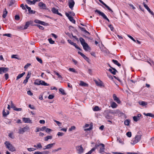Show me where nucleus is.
I'll use <instances>...</instances> for the list:
<instances>
[{"instance_id":"nucleus-1","label":"nucleus","mask_w":154,"mask_h":154,"mask_svg":"<svg viewBox=\"0 0 154 154\" xmlns=\"http://www.w3.org/2000/svg\"><path fill=\"white\" fill-rule=\"evenodd\" d=\"M79 40L83 49L85 51L91 50V48L89 46L88 44L85 42V40L82 38L80 37Z\"/></svg>"},{"instance_id":"nucleus-2","label":"nucleus","mask_w":154,"mask_h":154,"mask_svg":"<svg viewBox=\"0 0 154 154\" xmlns=\"http://www.w3.org/2000/svg\"><path fill=\"white\" fill-rule=\"evenodd\" d=\"M5 145L6 147L9 150L13 152L15 150V148L9 142L5 141Z\"/></svg>"},{"instance_id":"nucleus-3","label":"nucleus","mask_w":154,"mask_h":154,"mask_svg":"<svg viewBox=\"0 0 154 154\" xmlns=\"http://www.w3.org/2000/svg\"><path fill=\"white\" fill-rule=\"evenodd\" d=\"M141 136L142 135L139 134L137 135L132 140L133 143H131L133 145H134L139 142L141 139Z\"/></svg>"},{"instance_id":"nucleus-4","label":"nucleus","mask_w":154,"mask_h":154,"mask_svg":"<svg viewBox=\"0 0 154 154\" xmlns=\"http://www.w3.org/2000/svg\"><path fill=\"white\" fill-rule=\"evenodd\" d=\"M29 129V127L27 126H26L23 128H20L19 130V133L20 134H23L24 132Z\"/></svg>"},{"instance_id":"nucleus-5","label":"nucleus","mask_w":154,"mask_h":154,"mask_svg":"<svg viewBox=\"0 0 154 154\" xmlns=\"http://www.w3.org/2000/svg\"><path fill=\"white\" fill-rule=\"evenodd\" d=\"M76 149L78 151V153L79 154L82 153L84 152V150L82 145H81L80 146H77L76 147Z\"/></svg>"},{"instance_id":"nucleus-6","label":"nucleus","mask_w":154,"mask_h":154,"mask_svg":"<svg viewBox=\"0 0 154 154\" xmlns=\"http://www.w3.org/2000/svg\"><path fill=\"white\" fill-rule=\"evenodd\" d=\"M69 6V8L72 10L73 7L75 5V2L73 0H68Z\"/></svg>"},{"instance_id":"nucleus-7","label":"nucleus","mask_w":154,"mask_h":154,"mask_svg":"<svg viewBox=\"0 0 154 154\" xmlns=\"http://www.w3.org/2000/svg\"><path fill=\"white\" fill-rule=\"evenodd\" d=\"M8 68L2 67L0 68V74H2L3 73H6L8 71Z\"/></svg>"},{"instance_id":"nucleus-8","label":"nucleus","mask_w":154,"mask_h":154,"mask_svg":"<svg viewBox=\"0 0 154 154\" xmlns=\"http://www.w3.org/2000/svg\"><path fill=\"white\" fill-rule=\"evenodd\" d=\"M95 13L97 12L104 19H105V18L106 17V16L103 13L100 11L99 10H96L95 11Z\"/></svg>"},{"instance_id":"nucleus-9","label":"nucleus","mask_w":154,"mask_h":154,"mask_svg":"<svg viewBox=\"0 0 154 154\" xmlns=\"http://www.w3.org/2000/svg\"><path fill=\"white\" fill-rule=\"evenodd\" d=\"M23 121L25 123H29L32 124V122L29 118H23L22 119Z\"/></svg>"},{"instance_id":"nucleus-10","label":"nucleus","mask_w":154,"mask_h":154,"mask_svg":"<svg viewBox=\"0 0 154 154\" xmlns=\"http://www.w3.org/2000/svg\"><path fill=\"white\" fill-rule=\"evenodd\" d=\"M39 6L42 9H48L45 4L42 2H40L38 4Z\"/></svg>"},{"instance_id":"nucleus-11","label":"nucleus","mask_w":154,"mask_h":154,"mask_svg":"<svg viewBox=\"0 0 154 154\" xmlns=\"http://www.w3.org/2000/svg\"><path fill=\"white\" fill-rule=\"evenodd\" d=\"M55 144V143H52L49 144L47 145L46 146H45V148H43V149H49L52 148L54 145Z\"/></svg>"},{"instance_id":"nucleus-12","label":"nucleus","mask_w":154,"mask_h":154,"mask_svg":"<svg viewBox=\"0 0 154 154\" xmlns=\"http://www.w3.org/2000/svg\"><path fill=\"white\" fill-rule=\"evenodd\" d=\"M51 10L54 13L57 14L61 16H62V14L61 13L58 12V9L56 8H52Z\"/></svg>"},{"instance_id":"nucleus-13","label":"nucleus","mask_w":154,"mask_h":154,"mask_svg":"<svg viewBox=\"0 0 154 154\" xmlns=\"http://www.w3.org/2000/svg\"><path fill=\"white\" fill-rule=\"evenodd\" d=\"M143 4L145 8L147 9V10L149 11V12L153 16L154 15V14L153 12L151 11L148 6L146 5L144 2L143 3Z\"/></svg>"},{"instance_id":"nucleus-14","label":"nucleus","mask_w":154,"mask_h":154,"mask_svg":"<svg viewBox=\"0 0 154 154\" xmlns=\"http://www.w3.org/2000/svg\"><path fill=\"white\" fill-rule=\"evenodd\" d=\"M141 116L140 114H139L137 115V116H135L133 117L134 120L135 122H137L140 120V117Z\"/></svg>"},{"instance_id":"nucleus-15","label":"nucleus","mask_w":154,"mask_h":154,"mask_svg":"<svg viewBox=\"0 0 154 154\" xmlns=\"http://www.w3.org/2000/svg\"><path fill=\"white\" fill-rule=\"evenodd\" d=\"M100 146H101V147H100V152L102 153L104 152L105 146L102 143H100Z\"/></svg>"},{"instance_id":"nucleus-16","label":"nucleus","mask_w":154,"mask_h":154,"mask_svg":"<svg viewBox=\"0 0 154 154\" xmlns=\"http://www.w3.org/2000/svg\"><path fill=\"white\" fill-rule=\"evenodd\" d=\"M113 98L114 100L118 103H121V101L120 100L119 98L117 97L115 94H113Z\"/></svg>"},{"instance_id":"nucleus-17","label":"nucleus","mask_w":154,"mask_h":154,"mask_svg":"<svg viewBox=\"0 0 154 154\" xmlns=\"http://www.w3.org/2000/svg\"><path fill=\"white\" fill-rule=\"evenodd\" d=\"M109 71L112 74L114 75L116 74V72H117V70L114 68H112V69H109Z\"/></svg>"},{"instance_id":"nucleus-18","label":"nucleus","mask_w":154,"mask_h":154,"mask_svg":"<svg viewBox=\"0 0 154 154\" xmlns=\"http://www.w3.org/2000/svg\"><path fill=\"white\" fill-rule=\"evenodd\" d=\"M9 111L8 110H7L6 112H5L4 109L2 112L3 116L5 117L7 116L9 114Z\"/></svg>"},{"instance_id":"nucleus-19","label":"nucleus","mask_w":154,"mask_h":154,"mask_svg":"<svg viewBox=\"0 0 154 154\" xmlns=\"http://www.w3.org/2000/svg\"><path fill=\"white\" fill-rule=\"evenodd\" d=\"M8 14V11H7L6 8H5L3 11V14L2 17L4 18H5L7 16Z\"/></svg>"},{"instance_id":"nucleus-20","label":"nucleus","mask_w":154,"mask_h":154,"mask_svg":"<svg viewBox=\"0 0 154 154\" xmlns=\"http://www.w3.org/2000/svg\"><path fill=\"white\" fill-rule=\"evenodd\" d=\"M41 80H39V79H36L34 82V84L35 85H41Z\"/></svg>"},{"instance_id":"nucleus-21","label":"nucleus","mask_w":154,"mask_h":154,"mask_svg":"<svg viewBox=\"0 0 154 154\" xmlns=\"http://www.w3.org/2000/svg\"><path fill=\"white\" fill-rule=\"evenodd\" d=\"M79 85L82 86H88V84L82 81H81L79 84Z\"/></svg>"},{"instance_id":"nucleus-22","label":"nucleus","mask_w":154,"mask_h":154,"mask_svg":"<svg viewBox=\"0 0 154 154\" xmlns=\"http://www.w3.org/2000/svg\"><path fill=\"white\" fill-rule=\"evenodd\" d=\"M25 74V72H23L22 73L18 75L17 77L16 80H18L22 77Z\"/></svg>"},{"instance_id":"nucleus-23","label":"nucleus","mask_w":154,"mask_h":154,"mask_svg":"<svg viewBox=\"0 0 154 154\" xmlns=\"http://www.w3.org/2000/svg\"><path fill=\"white\" fill-rule=\"evenodd\" d=\"M69 29L72 30L75 32H77V30L76 29H75L74 27L71 26H69Z\"/></svg>"},{"instance_id":"nucleus-24","label":"nucleus","mask_w":154,"mask_h":154,"mask_svg":"<svg viewBox=\"0 0 154 154\" xmlns=\"http://www.w3.org/2000/svg\"><path fill=\"white\" fill-rule=\"evenodd\" d=\"M112 61L115 64L117 65L118 66H121V64L117 60H112Z\"/></svg>"},{"instance_id":"nucleus-25","label":"nucleus","mask_w":154,"mask_h":154,"mask_svg":"<svg viewBox=\"0 0 154 154\" xmlns=\"http://www.w3.org/2000/svg\"><path fill=\"white\" fill-rule=\"evenodd\" d=\"M143 114L146 116H149L152 118H154V115L152 114L151 113H144Z\"/></svg>"},{"instance_id":"nucleus-26","label":"nucleus","mask_w":154,"mask_h":154,"mask_svg":"<svg viewBox=\"0 0 154 154\" xmlns=\"http://www.w3.org/2000/svg\"><path fill=\"white\" fill-rule=\"evenodd\" d=\"M95 83L96 84V85L98 86H101L102 85L103 83L101 81H100V82H98V81H95Z\"/></svg>"},{"instance_id":"nucleus-27","label":"nucleus","mask_w":154,"mask_h":154,"mask_svg":"<svg viewBox=\"0 0 154 154\" xmlns=\"http://www.w3.org/2000/svg\"><path fill=\"white\" fill-rule=\"evenodd\" d=\"M130 122L129 119H127L124 121V124L128 126L129 125Z\"/></svg>"},{"instance_id":"nucleus-28","label":"nucleus","mask_w":154,"mask_h":154,"mask_svg":"<svg viewBox=\"0 0 154 154\" xmlns=\"http://www.w3.org/2000/svg\"><path fill=\"white\" fill-rule=\"evenodd\" d=\"M29 23L28 21L26 22V23L25 25L24 26V27L23 29H26L29 26Z\"/></svg>"},{"instance_id":"nucleus-29","label":"nucleus","mask_w":154,"mask_h":154,"mask_svg":"<svg viewBox=\"0 0 154 154\" xmlns=\"http://www.w3.org/2000/svg\"><path fill=\"white\" fill-rule=\"evenodd\" d=\"M111 106L112 108H115L117 107V105L116 103L113 102L111 104Z\"/></svg>"},{"instance_id":"nucleus-30","label":"nucleus","mask_w":154,"mask_h":154,"mask_svg":"<svg viewBox=\"0 0 154 154\" xmlns=\"http://www.w3.org/2000/svg\"><path fill=\"white\" fill-rule=\"evenodd\" d=\"M52 138V136H48L46 137L44 139L45 141H47L49 139H51Z\"/></svg>"},{"instance_id":"nucleus-31","label":"nucleus","mask_w":154,"mask_h":154,"mask_svg":"<svg viewBox=\"0 0 154 154\" xmlns=\"http://www.w3.org/2000/svg\"><path fill=\"white\" fill-rule=\"evenodd\" d=\"M59 91L63 95H66V94L64 90L62 88H60Z\"/></svg>"},{"instance_id":"nucleus-32","label":"nucleus","mask_w":154,"mask_h":154,"mask_svg":"<svg viewBox=\"0 0 154 154\" xmlns=\"http://www.w3.org/2000/svg\"><path fill=\"white\" fill-rule=\"evenodd\" d=\"M41 85H43L44 86H49V85L47 83H46L44 81L41 80Z\"/></svg>"},{"instance_id":"nucleus-33","label":"nucleus","mask_w":154,"mask_h":154,"mask_svg":"<svg viewBox=\"0 0 154 154\" xmlns=\"http://www.w3.org/2000/svg\"><path fill=\"white\" fill-rule=\"evenodd\" d=\"M69 19L70 21L73 23L74 24H75V21L73 19V17H72L71 16L69 18Z\"/></svg>"},{"instance_id":"nucleus-34","label":"nucleus","mask_w":154,"mask_h":154,"mask_svg":"<svg viewBox=\"0 0 154 154\" xmlns=\"http://www.w3.org/2000/svg\"><path fill=\"white\" fill-rule=\"evenodd\" d=\"M139 103L140 105H142L143 106H145L147 104V103L146 102L143 101L139 102Z\"/></svg>"},{"instance_id":"nucleus-35","label":"nucleus","mask_w":154,"mask_h":154,"mask_svg":"<svg viewBox=\"0 0 154 154\" xmlns=\"http://www.w3.org/2000/svg\"><path fill=\"white\" fill-rule=\"evenodd\" d=\"M31 74V72H29L26 77V79L28 80L30 77Z\"/></svg>"},{"instance_id":"nucleus-36","label":"nucleus","mask_w":154,"mask_h":154,"mask_svg":"<svg viewBox=\"0 0 154 154\" xmlns=\"http://www.w3.org/2000/svg\"><path fill=\"white\" fill-rule=\"evenodd\" d=\"M93 110L95 111H97L99 110L100 109L98 106H96L93 108Z\"/></svg>"},{"instance_id":"nucleus-37","label":"nucleus","mask_w":154,"mask_h":154,"mask_svg":"<svg viewBox=\"0 0 154 154\" xmlns=\"http://www.w3.org/2000/svg\"><path fill=\"white\" fill-rule=\"evenodd\" d=\"M29 11V14H34L35 12V11L31 10V8H30V10H28Z\"/></svg>"},{"instance_id":"nucleus-38","label":"nucleus","mask_w":154,"mask_h":154,"mask_svg":"<svg viewBox=\"0 0 154 154\" xmlns=\"http://www.w3.org/2000/svg\"><path fill=\"white\" fill-rule=\"evenodd\" d=\"M67 41L69 44L72 45H75V43H74L71 40L69 39L67 40Z\"/></svg>"},{"instance_id":"nucleus-39","label":"nucleus","mask_w":154,"mask_h":154,"mask_svg":"<svg viewBox=\"0 0 154 154\" xmlns=\"http://www.w3.org/2000/svg\"><path fill=\"white\" fill-rule=\"evenodd\" d=\"M54 72L56 75L58 76V78L61 79L62 78V76L57 72H56V71H54Z\"/></svg>"},{"instance_id":"nucleus-40","label":"nucleus","mask_w":154,"mask_h":154,"mask_svg":"<svg viewBox=\"0 0 154 154\" xmlns=\"http://www.w3.org/2000/svg\"><path fill=\"white\" fill-rule=\"evenodd\" d=\"M54 121L57 124V125L59 126H61V123L60 122L58 121H57L56 120H54Z\"/></svg>"},{"instance_id":"nucleus-41","label":"nucleus","mask_w":154,"mask_h":154,"mask_svg":"<svg viewBox=\"0 0 154 154\" xmlns=\"http://www.w3.org/2000/svg\"><path fill=\"white\" fill-rule=\"evenodd\" d=\"M104 6L109 11H111L112 12H113V11L111 9L108 5H107L106 4L104 5Z\"/></svg>"},{"instance_id":"nucleus-42","label":"nucleus","mask_w":154,"mask_h":154,"mask_svg":"<svg viewBox=\"0 0 154 154\" xmlns=\"http://www.w3.org/2000/svg\"><path fill=\"white\" fill-rule=\"evenodd\" d=\"M35 25L38 26L41 29L43 30L44 29V27L42 26H41L39 25L35 24Z\"/></svg>"},{"instance_id":"nucleus-43","label":"nucleus","mask_w":154,"mask_h":154,"mask_svg":"<svg viewBox=\"0 0 154 154\" xmlns=\"http://www.w3.org/2000/svg\"><path fill=\"white\" fill-rule=\"evenodd\" d=\"M117 113H118V115L119 116H122L123 115H125V114L124 113H123V112H121L119 110H118V112Z\"/></svg>"},{"instance_id":"nucleus-44","label":"nucleus","mask_w":154,"mask_h":154,"mask_svg":"<svg viewBox=\"0 0 154 154\" xmlns=\"http://www.w3.org/2000/svg\"><path fill=\"white\" fill-rule=\"evenodd\" d=\"M49 42L50 44H54V41H53L51 38H50L48 39Z\"/></svg>"},{"instance_id":"nucleus-45","label":"nucleus","mask_w":154,"mask_h":154,"mask_svg":"<svg viewBox=\"0 0 154 154\" xmlns=\"http://www.w3.org/2000/svg\"><path fill=\"white\" fill-rule=\"evenodd\" d=\"M36 58L37 60L40 63H42V61L41 58H39L38 57H36Z\"/></svg>"},{"instance_id":"nucleus-46","label":"nucleus","mask_w":154,"mask_h":154,"mask_svg":"<svg viewBox=\"0 0 154 154\" xmlns=\"http://www.w3.org/2000/svg\"><path fill=\"white\" fill-rule=\"evenodd\" d=\"M69 70L70 71H71L72 72H75V73H77V72H76L75 69L73 68H69Z\"/></svg>"},{"instance_id":"nucleus-47","label":"nucleus","mask_w":154,"mask_h":154,"mask_svg":"<svg viewBox=\"0 0 154 154\" xmlns=\"http://www.w3.org/2000/svg\"><path fill=\"white\" fill-rule=\"evenodd\" d=\"M105 117L107 119H112V116L109 115H107L105 116Z\"/></svg>"},{"instance_id":"nucleus-48","label":"nucleus","mask_w":154,"mask_h":154,"mask_svg":"<svg viewBox=\"0 0 154 154\" xmlns=\"http://www.w3.org/2000/svg\"><path fill=\"white\" fill-rule=\"evenodd\" d=\"M78 53L79 54H80L84 59L86 57V56L84 54L80 51H78Z\"/></svg>"},{"instance_id":"nucleus-49","label":"nucleus","mask_w":154,"mask_h":154,"mask_svg":"<svg viewBox=\"0 0 154 154\" xmlns=\"http://www.w3.org/2000/svg\"><path fill=\"white\" fill-rule=\"evenodd\" d=\"M78 53L79 54H80L84 59L86 57V56L84 54L80 51H78Z\"/></svg>"},{"instance_id":"nucleus-50","label":"nucleus","mask_w":154,"mask_h":154,"mask_svg":"<svg viewBox=\"0 0 154 154\" xmlns=\"http://www.w3.org/2000/svg\"><path fill=\"white\" fill-rule=\"evenodd\" d=\"M40 24H41L42 25L47 26L48 25V23H46L43 21H41L40 23Z\"/></svg>"},{"instance_id":"nucleus-51","label":"nucleus","mask_w":154,"mask_h":154,"mask_svg":"<svg viewBox=\"0 0 154 154\" xmlns=\"http://www.w3.org/2000/svg\"><path fill=\"white\" fill-rule=\"evenodd\" d=\"M126 135L128 137H130L131 136V132H128L126 133Z\"/></svg>"},{"instance_id":"nucleus-52","label":"nucleus","mask_w":154,"mask_h":154,"mask_svg":"<svg viewBox=\"0 0 154 154\" xmlns=\"http://www.w3.org/2000/svg\"><path fill=\"white\" fill-rule=\"evenodd\" d=\"M31 65V64L29 63H27L26 65L25 66L24 68L25 69H27L29 66Z\"/></svg>"},{"instance_id":"nucleus-53","label":"nucleus","mask_w":154,"mask_h":154,"mask_svg":"<svg viewBox=\"0 0 154 154\" xmlns=\"http://www.w3.org/2000/svg\"><path fill=\"white\" fill-rule=\"evenodd\" d=\"M75 127L74 126H72L71 127V128H70L69 129V131H71L72 130H75Z\"/></svg>"},{"instance_id":"nucleus-54","label":"nucleus","mask_w":154,"mask_h":154,"mask_svg":"<svg viewBox=\"0 0 154 154\" xmlns=\"http://www.w3.org/2000/svg\"><path fill=\"white\" fill-rule=\"evenodd\" d=\"M61 149V148L60 147V148H58L57 149H55L53 150L52 152H57L58 151L60 150Z\"/></svg>"},{"instance_id":"nucleus-55","label":"nucleus","mask_w":154,"mask_h":154,"mask_svg":"<svg viewBox=\"0 0 154 154\" xmlns=\"http://www.w3.org/2000/svg\"><path fill=\"white\" fill-rule=\"evenodd\" d=\"M14 0H11L10 2V3L9 5V6H11L12 5L14 4Z\"/></svg>"},{"instance_id":"nucleus-56","label":"nucleus","mask_w":154,"mask_h":154,"mask_svg":"<svg viewBox=\"0 0 154 154\" xmlns=\"http://www.w3.org/2000/svg\"><path fill=\"white\" fill-rule=\"evenodd\" d=\"M79 27L81 29L82 31H84L85 32H87V31L85 30L84 28L81 27L79 26Z\"/></svg>"},{"instance_id":"nucleus-57","label":"nucleus","mask_w":154,"mask_h":154,"mask_svg":"<svg viewBox=\"0 0 154 154\" xmlns=\"http://www.w3.org/2000/svg\"><path fill=\"white\" fill-rule=\"evenodd\" d=\"M37 146L39 148H41L42 147V146L41 145L40 143H39L37 144Z\"/></svg>"},{"instance_id":"nucleus-58","label":"nucleus","mask_w":154,"mask_h":154,"mask_svg":"<svg viewBox=\"0 0 154 154\" xmlns=\"http://www.w3.org/2000/svg\"><path fill=\"white\" fill-rule=\"evenodd\" d=\"M128 37L130 38L134 42H136V40L132 37L131 36L128 35Z\"/></svg>"},{"instance_id":"nucleus-59","label":"nucleus","mask_w":154,"mask_h":154,"mask_svg":"<svg viewBox=\"0 0 154 154\" xmlns=\"http://www.w3.org/2000/svg\"><path fill=\"white\" fill-rule=\"evenodd\" d=\"M45 131L47 133H49L51 131V130L50 129L48 128H46Z\"/></svg>"},{"instance_id":"nucleus-60","label":"nucleus","mask_w":154,"mask_h":154,"mask_svg":"<svg viewBox=\"0 0 154 154\" xmlns=\"http://www.w3.org/2000/svg\"><path fill=\"white\" fill-rule=\"evenodd\" d=\"M20 17L18 15H16L15 16V19L16 20H19L20 19Z\"/></svg>"},{"instance_id":"nucleus-61","label":"nucleus","mask_w":154,"mask_h":154,"mask_svg":"<svg viewBox=\"0 0 154 154\" xmlns=\"http://www.w3.org/2000/svg\"><path fill=\"white\" fill-rule=\"evenodd\" d=\"M54 96L52 95H49L48 97V98L50 99H52L54 98Z\"/></svg>"},{"instance_id":"nucleus-62","label":"nucleus","mask_w":154,"mask_h":154,"mask_svg":"<svg viewBox=\"0 0 154 154\" xmlns=\"http://www.w3.org/2000/svg\"><path fill=\"white\" fill-rule=\"evenodd\" d=\"M109 27L110 28V29L111 31H112L113 30L114 28L112 25L111 24L109 25Z\"/></svg>"},{"instance_id":"nucleus-63","label":"nucleus","mask_w":154,"mask_h":154,"mask_svg":"<svg viewBox=\"0 0 154 154\" xmlns=\"http://www.w3.org/2000/svg\"><path fill=\"white\" fill-rule=\"evenodd\" d=\"M46 128V127L45 126H44L42 127L41 128H40V129H39L40 130V131H44V130H45Z\"/></svg>"},{"instance_id":"nucleus-64","label":"nucleus","mask_w":154,"mask_h":154,"mask_svg":"<svg viewBox=\"0 0 154 154\" xmlns=\"http://www.w3.org/2000/svg\"><path fill=\"white\" fill-rule=\"evenodd\" d=\"M41 21V20H35L34 22L36 23L40 24Z\"/></svg>"}]
</instances>
